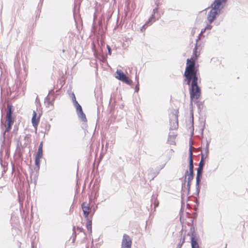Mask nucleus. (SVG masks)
I'll return each mask as SVG.
<instances>
[{"mask_svg":"<svg viewBox=\"0 0 248 248\" xmlns=\"http://www.w3.org/2000/svg\"><path fill=\"white\" fill-rule=\"evenodd\" d=\"M204 162H203V159H201L199 164V167L197 170V176H196V184L199 185L201 181V178L202 176V172Z\"/></svg>","mask_w":248,"mask_h":248,"instance_id":"6e6552de","label":"nucleus"},{"mask_svg":"<svg viewBox=\"0 0 248 248\" xmlns=\"http://www.w3.org/2000/svg\"><path fill=\"white\" fill-rule=\"evenodd\" d=\"M132 245V240L127 234H124L123 235L121 248H131Z\"/></svg>","mask_w":248,"mask_h":248,"instance_id":"0eeeda50","label":"nucleus"},{"mask_svg":"<svg viewBox=\"0 0 248 248\" xmlns=\"http://www.w3.org/2000/svg\"><path fill=\"white\" fill-rule=\"evenodd\" d=\"M193 148L192 146H191L189 151V172L188 171H186V177L188 180V186H190V181L193 179L194 174H193V153H192V148Z\"/></svg>","mask_w":248,"mask_h":248,"instance_id":"20e7f679","label":"nucleus"},{"mask_svg":"<svg viewBox=\"0 0 248 248\" xmlns=\"http://www.w3.org/2000/svg\"><path fill=\"white\" fill-rule=\"evenodd\" d=\"M81 208L85 218H89L92 214V208L90 206V204L87 202H84L81 204Z\"/></svg>","mask_w":248,"mask_h":248,"instance_id":"423d86ee","label":"nucleus"},{"mask_svg":"<svg viewBox=\"0 0 248 248\" xmlns=\"http://www.w3.org/2000/svg\"><path fill=\"white\" fill-rule=\"evenodd\" d=\"M72 100L73 101L74 105L76 103V102H78L76 100V96L74 93L73 94Z\"/></svg>","mask_w":248,"mask_h":248,"instance_id":"dca6fc26","label":"nucleus"},{"mask_svg":"<svg viewBox=\"0 0 248 248\" xmlns=\"http://www.w3.org/2000/svg\"><path fill=\"white\" fill-rule=\"evenodd\" d=\"M115 78L118 80L128 85H131L132 81L125 75L121 70H117L116 72Z\"/></svg>","mask_w":248,"mask_h":248,"instance_id":"39448f33","label":"nucleus"},{"mask_svg":"<svg viewBox=\"0 0 248 248\" xmlns=\"http://www.w3.org/2000/svg\"><path fill=\"white\" fill-rule=\"evenodd\" d=\"M192 248H200L198 243V238L192 234L191 237Z\"/></svg>","mask_w":248,"mask_h":248,"instance_id":"f8f14e48","label":"nucleus"},{"mask_svg":"<svg viewBox=\"0 0 248 248\" xmlns=\"http://www.w3.org/2000/svg\"><path fill=\"white\" fill-rule=\"evenodd\" d=\"M38 150H43V142L40 143Z\"/></svg>","mask_w":248,"mask_h":248,"instance_id":"f3484780","label":"nucleus"},{"mask_svg":"<svg viewBox=\"0 0 248 248\" xmlns=\"http://www.w3.org/2000/svg\"><path fill=\"white\" fill-rule=\"evenodd\" d=\"M74 105L76 108V110L78 113L81 111H83L81 106L78 104V102H76V103Z\"/></svg>","mask_w":248,"mask_h":248,"instance_id":"4468645a","label":"nucleus"},{"mask_svg":"<svg viewBox=\"0 0 248 248\" xmlns=\"http://www.w3.org/2000/svg\"><path fill=\"white\" fill-rule=\"evenodd\" d=\"M158 7H156L155 8L154 10H153V14L152 15V18H154L155 17V13H158Z\"/></svg>","mask_w":248,"mask_h":248,"instance_id":"2eb2a0df","label":"nucleus"},{"mask_svg":"<svg viewBox=\"0 0 248 248\" xmlns=\"http://www.w3.org/2000/svg\"><path fill=\"white\" fill-rule=\"evenodd\" d=\"M226 0H215L212 4V8L208 14L207 19L211 23L215 19L216 16L220 13L222 8V4Z\"/></svg>","mask_w":248,"mask_h":248,"instance_id":"f03ea898","label":"nucleus"},{"mask_svg":"<svg viewBox=\"0 0 248 248\" xmlns=\"http://www.w3.org/2000/svg\"><path fill=\"white\" fill-rule=\"evenodd\" d=\"M8 110L6 112V122L7 126L5 132H8L10 131L12 126L14 123V118L12 116V106L10 104L7 105Z\"/></svg>","mask_w":248,"mask_h":248,"instance_id":"7ed1b4c3","label":"nucleus"},{"mask_svg":"<svg viewBox=\"0 0 248 248\" xmlns=\"http://www.w3.org/2000/svg\"><path fill=\"white\" fill-rule=\"evenodd\" d=\"M107 47L108 49V54L109 55H111V48H110V47L108 46V45H107Z\"/></svg>","mask_w":248,"mask_h":248,"instance_id":"a211bd4d","label":"nucleus"},{"mask_svg":"<svg viewBox=\"0 0 248 248\" xmlns=\"http://www.w3.org/2000/svg\"><path fill=\"white\" fill-rule=\"evenodd\" d=\"M93 214H91L89 218H85L86 220V226L88 230V231L90 233H92V218L93 216Z\"/></svg>","mask_w":248,"mask_h":248,"instance_id":"9d476101","label":"nucleus"},{"mask_svg":"<svg viewBox=\"0 0 248 248\" xmlns=\"http://www.w3.org/2000/svg\"><path fill=\"white\" fill-rule=\"evenodd\" d=\"M211 28H212V26H207V27H206L204 29V31L206 29H209V30H210V29H211Z\"/></svg>","mask_w":248,"mask_h":248,"instance_id":"412c9836","label":"nucleus"},{"mask_svg":"<svg viewBox=\"0 0 248 248\" xmlns=\"http://www.w3.org/2000/svg\"><path fill=\"white\" fill-rule=\"evenodd\" d=\"M77 230L79 232H82L83 231V229L81 227H77Z\"/></svg>","mask_w":248,"mask_h":248,"instance_id":"6ab92c4d","label":"nucleus"},{"mask_svg":"<svg viewBox=\"0 0 248 248\" xmlns=\"http://www.w3.org/2000/svg\"><path fill=\"white\" fill-rule=\"evenodd\" d=\"M199 54H197V46L196 45L193 50V55L190 59L186 60V67L184 72V80L186 84L190 85L189 88V93L191 103L194 100H198L201 95V90L198 85L200 83V79L199 78V70L195 66L196 61L198 58Z\"/></svg>","mask_w":248,"mask_h":248,"instance_id":"f257e3e1","label":"nucleus"},{"mask_svg":"<svg viewBox=\"0 0 248 248\" xmlns=\"http://www.w3.org/2000/svg\"><path fill=\"white\" fill-rule=\"evenodd\" d=\"M78 114V115L79 117L80 118V119L83 122H86L87 121V119H86V115H85V114L84 113V112L83 111L79 112Z\"/></svg>","mask_w":248,"mask_h":248,"instance_id":"ddd939ff","label":"nucleus"},{"mask_svg":"<svg viewBox=\"0 0 248 248\" xmlns=\"http://www.w3.org/2000/svg\"><path fill=\"white\" fill-rule=\"evenodd\" d=\"M206 158V156L204 157L203 154L202 153L201 159H203V162H204V159Z\"/></svg>","mask_w":248,"mask_h":248,"instance_id":"aec40b11","label":"nucleus"},{"mask_svg":"<svg viewBox=\"0 0 248 248\" xmlns=\"http://www.w3.org/2000/svg\"><path fill=\"white\" fill-rule=\"evenodd\" d=\"M40 115L38 116L36 111H33L31 119V123L35 130H37V129L38 125L40 122Z\"/></svg>","mask_w":248,"mask_h":248,"instance_id":"1a4fd4ad","label":"nucleus"},{"mask_svg":"<svg viewBox=\"0 0 248 248\" xmlns=\"http://www.w3.org/2000/svg\"><path fill=\"white\" fill-rule=\"evenodd\" d=\"M43 156V150H38L37 154L35 158V164L38 167H39L40 159Z\"/></svg>","mask_w":248,"mask_h":248,"instance_id":"9b49d317","label":"nucleus"},{"mask_svg":"<svg viewBox=\"0 0 248 248\" xmlns=\"http://www.w3.org/2000/svg\"><path fill=\"white\" fill-rule=\"evenodd\" d=\"M73 230H74V231L75 230V227H74Z\"/></svg>","mask_w":248,"mask_h":248,"instance_id":"4be33fe9","label":"nucleus"}]
</instances>
